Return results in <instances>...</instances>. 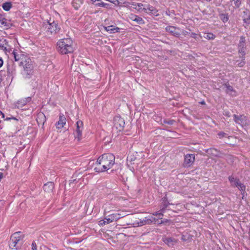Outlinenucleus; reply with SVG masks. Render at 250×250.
<instances>
[{"label": "nucleus", "instance_id": "ddd939ff", "mask_svg": "<svg viewBox=\"0 0 250 250\" xmlns=\"http://www.w3.org/2000/svg\"><path fill=\"white\" fill-rule=\"evenodd\" d=\"M12 25L10 21L5 19L3 16L0 14V27L4 29L9 28Z\"/></svg>", "mask_w": 250, "mask_h": 250}, {"label": "nucleus", "instance_id": "f704fd0d", "mask_svg": "<svg viewBox=\"0 0 250 250\" xmlns=\"http://www.w3.org/2000/svg\"><path fill=\"white\" fill-rule=\"evenodd\" d=\"M218 136L220 138H222L226 136L227 135V134L225 133L224 132H219L218 133Z\"/></svg>", "mask_w": 250, "mask_h": 250}, {"label": "nucleus", "instance_id": "58836bf2", "mask_svg": "<svg viewBox=\"0 0 250 250\" xmlns=\"http://www.w3.org/2000/svg\"><path fill=\"white\" fill-rule=\"evenodd\" d=\"M32 250H37V245L35 242H33L32 244Z\"/></svg>", "mask_w": 250, "mask_h": 250}, {"label": "nucleus", "instance_id": "8fccbe9b", "mask_svg": "<svg viewBox=\"0 0 250 250\" xmlns=\"http://www.w3.org/2000/svg\"><path fill=\"white\" fill-rule=\"evenodd\" d=\"M3 63V60L1 58H0V67L2 65Z\"/></svg>", "mask_w": 250, "mask_h": 250}, {"label": "nucleus", "instance_id": "a19ab883", "mask_svg": "<svg viewBox=\"0 0 250 250\" xmlns=\"http://www.w3.org/2000/svg\"><path fill=\"white\" fill-rule=\"evenodd\" d=\"M131 3L130 2H125L124 3V4H125V6H126V7H132V6L131 5Z\"/></svg>", "mask_w": 250, "mask_h": 250}, {"label": "nucleus", "instance_id": "4468645a", "mask_svg": "<svg viewBox=\"0 0 250 250\" xmlns=\"http://www.w3.org/2000/svg\"><path fill=\"white\" fill-rule=\"evenodd\" d=\"M166 30L175 37H178L180 35L179 29L175 26H168L166 27Z\"/></svg>", "mask_w": 250, "mask_h": 250}, {"label": "nucleus", "instance_id": "c85d7f7f", "mask_svg": "<svg viewBox=\"0 0 250 250\" xmlns=\"http://www.w3.org/2000/svg\"><path fill=\"white\" fill-rule=\"evenodd\" d=\"M98 3H96L95 4V5L96 6L107 7V6L109 5L108 4L104 3V2L102 1L101 0H100V1H98Z\"/></svg>", "mask_w": 250, "mask_h": 250}, {"label": "nucleus", "instance_id": "aec40b11", "mask_svg": "<svg viewBox=\"0 0 250 250\" xmlns=\"http://www.w3.org/2000/svg\"><path fill=\"white\" fill-rule=\"evenodd\" d=\"M207 153L210 156L218 157L220 155V152L215 148H210L206 150Z\"/></svg>", "mask_w": 250, "mask_h": 250}, {"label": "nucleus", "instance_id": "2eb2a0df", "mask_svg": "<svg viewBox=\"0 0 250 250\" xmlns=\"http://www.w3.org/2000/svg\"><path fill=\"white\" fill-rule=\"evenodd\" d=\"M0 49L6 52H9L10 48L7 41L5 39L0 40Z\"/></svg>", "mask_w": 250, "mask_h": 250}, {"label": "nucleus", "instance_id": "7ed1b4c3", "mask_svg": "<svg viewBox=\"0 0 250 250\" xmlns=\"http://www.w3.org/2000/svg\"><path fill=\"white\" fill-rule=\"evenodd\" d=\"M20 64L23 66L21 74L24 79H30L33 74V64L31 60L29 58H25L22 60Z\"/></svg>", "mask_w": 250, "mask_h": 250}, {"label": "nucleus", "instance_id": "79ce46f5", "mask_svg": "<svg viewBox=\"0 0 250 250\" xmlns=\"http://www.w3.org/2000/svg\"><path fill=\"white\" fill-rule=\"evenodd\" d=\"M24 99L25 101L26 102V103H27L31 101V98L30 97H28L27 98H24Z\"/></svg>", "mask_w": 250, "mask_h": 250}, {"label": "nucleus", "instance_id": "c9c22d12", "mask_svg": "<svg viewBox=\"0 0 250 250\" xmlns=\"http://www.w3.org/2000/svg\"><path fill=\"white\" fill-rule=\"evenodd\" d=\"M219 165V162L216 161L215 162V164L213 166V167H214V168H215V170H219L218 167H219L220 166Z\"/></svg>", "mask_w": 250, "mask_h": 250}, {"label": "nucleus", "instance_id": "39448f33", "mask_svg": "<svg viewBox=\"0 0 250 250\" xmlns=\"http://www.w3.org/2000/svg\"><path fill=\"white\" fill-rule=\"evenodd\" d=\"M44 27L46 29V32L48 35L56 34L61 29L58 22L54 21H52L51 19L44 25Z\"/></svg>", "mask_w": 250, "mask_h": 250}, {"label": "nucleus", "instance_id": "4d7b16f0", "mask_svg": "<svg viewBox=\"0 0 250 250\" xmlns=\"http://www.w3.org/2000/svg\"><path fill=\"white\" fill-rule=\"evenodd\" d=\"M201 104H205V102L204 101H202L201 103Z\"/></svg>", "mask_w": 250, "mask_h": 250}, {"label": "nucleus", "instance_id": "37998d69", "mask_svg": "<svg viewBox=\"0 0 250 250\" xmlns=\"http://www.w3.org/2000/svg\"><path fill=\"white\" fill-rule=\"evenodd\" d=\"M11 119H13V120H18V119L16 118H15V117H7L5 120L8 121V120H10Z\"/></svg>", "mask_w": 250, "mask_h": 250}, {"label": "nucleus", "instance_id": "473e14b6", "mask_svg": "<svg viewBox=\"0 0 250 250\" xmlns=\"http://www.w3.org/2000/svg\"><path fill=\"white\" fill-rule=\"evenodd\" d=\"M204 38L209 40L214 39L215 38V36L212 33H207L204 36Z\"/></svg>", "mask_w": 250, "mask_h": 250}, {"label": "nucleus", "instance_id": "393cba45", "mask_svg": "<svg viewBox=\"0 0 250 250\" xmlns=\"http://www.w3.org/2000/svg\"><path fill=\"white\" fill-rule=\"evenodd\" d=\"M131 5L132 7L137 11H140L143 10V6L144 5L141 3H136V2H132Z\"/></svg>", "mask_w": 250, "mask_h": 250}, {"label": "nucleus", "instance_id": "c03bdc74", "mask_svg": "<svg viewBox=\"0 0 250 250\" xmlns=\"http://www.w3.org/2000/svg\"><path fill=\"white\" fill-rule=\"evenodd\" d=\"M11 119H13V120H18V119L16 118H15V117H7L5 120L8 121V120H10Z\"/></svg>", "mask_w": 250, "mask_h": 250}, {"label": "nucleus", "instance_id": "412c9836", "mask_svg": "<svg viewBox=\"0 0 250 250\" xmlns=\"http://www.w3.org/2000/svg\"><path fill=\"white\" fill-rule=\"evenodd\" d=\"M225 86L226 87V92L230 95L232 96L236 95V92L233 89V87L229 85V84H226Z\"/></svg>", "mask_w": 250, "mask_h": 250}, {"label": "nucleus", "instance_id": "bb28decb", "mask_svg": "<svg viewBox=\"0 0 250 250\" xmlns=\"http://www.w3.org/2000/svg\"><path fill=\"white\" fill-rule=\"evenodd\" d=\"M3 9L6 11H9L12 7V3L10 2H6L2 4Z\"/></svg>", "mask_w": 250, "mask_h": 250}, {"label": "nucleus", "instance_id": "0eeeda50", "mask_svg": "<svg viewBox=\"0 0 250 250\" xmlns=\"http://www.w3.org/2000/svg\"><path fill=\"white\" fill-rule=\"evenodd\" d=\"M126 213L124 211H120L118 213L110 214L105 217L106 224H109L114 221H117L119 219L126 216Z\"/></svg>", "mask_w": 250, "mask_h": 250}, {"label": "nucleus", "instance_id": "f257e3e1", "mask_svg": "<svg viewBox=\"0 0 250 250\" xmlns=\"http://www.w3.org/2000/svg\"><path fill=\"white\" fill-rule=\"evenodd\" d=\"M115 156L111 153L104 154L100 156L94 164L95 172H105L115 164Z\"/></svg>", "mask_w": 250, "mask_h": 250}, {"label": "nucleus", "instance_id": "2f4dec72", "mask_svg": "<svg viewBox=\"0 0 250 250\" xmlns=\"http://www.w3.org/2000/svg\"><path fill=\"white\" fill-rule=\"evenodd\" d=\"M12 54L15 61H18L20 60V56L15 51H13Z\"/></svg>", "mask_w": 250, "mask_h": 250}, {"label": "nucleus", "instance_id": "a878e982", "mask_svg": "<svg viewBox=\"0 0 250 250\" xmlns=\"http://www.w3.org/2000/svg\"><path fill=\"white\" fill-rule=\"evenodd\" d=\"M53 188V184L52 182H49L44 185L43 189L45 191L49 192L51 191Z\"/></svg>", "mask_w": 250, "mask_h": 250}, {"label": "nucleus", "instance_id": "6ab92c4d", "mask_svg": "<svg viewBox=\"0 0 250 250\" xmlns=\"http://www.w3.org/2000/svg\"><path fill=\"white\" fill-rule=\"evenodd\" d=\"M105 30L108 32L109 33H115L120 32V29L117 27H115L114 25H110L106 27H104Z\"/></svg>", "mask_w": 250, "mask_h": 250}, {"label": "nucleus", "instance_id": "49530a36", "mask_svg": "<svg viewBox=\"0 0 250 250\" xmlns=\"http://www.w3.org/2000/svg\"><path fill=\"white\" fill-rule=\"evenodd\" d=\"M181 240L183 241H186L187 240V239L186 238V236L184 235H182L181 237Z\"/></svg>", "mask_w": 250, "mask_h": 250}, {"label": "nucleus", "instance_id": "5701e85b", "mask_svg": "<svg viewBox=\"0 0 250 250\" xmlns=\"http://www.w3.org/2000/svg\"><path fill=\"white\" fill-rule=\"evenodd\" d=\"M155 220L153 217H146L141 222L140 225H144L145 224H149L151 223Z\"/></svg>", "mask_w": 250, "mask_h": 250}, {"label": "nucleus", "instance_id": "dca6fc26", "mask_svg": "<svg viewBox=\"0 0 250 250\" xmlns=\"http://www.w3.org/2000/svg\"><path fill=\"white\" fill-rule=\"evenodd\" d=\"M128 17L130 20L136 22L138 24H144L145 23L144 20L136 15L131 14Z\"/></svg>", "mask_w": 250, "mask_h": 250}, {"label": "nucleus", "instance_id": "4be33fe9", "mask_svg": "<svg viewBox=\"0 0 250 250\" xmlns=\"http://www.w3.org/2000/svg\"><path fill=\"white\" fill-rule=\"evenodd\" d=\"M137 154L138 153L137 152L129 153L127 157V162H129L131 163L134 162L137 158Z\"/></svg>", "mask_w": 250, "mask_h": 250}, {"label": "nucleus", "instance_id": "1a4fd4ad", "mask_svg": "<svg viewBox=\"0 0 250 250\" xmlns=\"http://www.w3.org/2000/svg\"><path fill=\"white\" fill-rule=\"evenodd\" d=\"M233 120L237 124L240 125L242 126L248 125L250 124L249 121L248 120L247 117L244 115H233Z\"/></svg>", "mask_w": 250, "mask_h": 250}, {"label": "nucleus", "instance_id": "603ef678", "mask_svg": "<svg viewBox=\"0 0 250 250\" xmlns=\"http://www.w3.org/2000/svg\"><path fill=\"white\" fill-rule=\"evenodd\" d=\"M2 80V76H1V73L0 72V83H1Z\"/></svg>", "mask_w": 250, "mask_h": 250}, {"label": "nucleus", "instance_id": "9d476101", "mask_svg": "<svg viewBox=\"0 0 250 250\" xmlns=\"http://www.w3.org/2000/svg\"><path fill=\"white\" fill-rule=\"evenodd\" d=\"M229 180L231 186L237 187L241 191H244L245 190V186L242 184L237 178H234L233 176H230L229 177Z\"/></svg>", "mask_w": 250, "mask_h": 250}, {"label": "nucleus", "instance_id": "5fc2aeb1", "mask_svg": "<svg viewBox=\"0 0 250 250\" xmlns=\"http://www.w3.org/2000/svg\"><path fill=\"white\" fill-rule=\"evenodd\" d=\"M39 116H42L44 118H45V116H44V114H40Z\"/></svg>", "mask_w": 250, "mask_h": 250}, {"label": "nucleus", "instance_id": "7c9ffc66", "mask_svg": "<svg viewBox=\"0 0 250 250\" xmlns=\"http://www.w3.org/2000/svg\"><path fill=\"white\" fill-rule=\"evenodd\" d=\"M27 103L25 101L24 99H21L18 101L17 105L18 107H22L23 106L25 105Z\"/></svg>", "mask_w": 250, "mask_h": 250}, {"label": "nucleus", "instance_id": "c756f323", "mask_svg": "<svg viewBox=\"0 0 250 250\" xmlns=\"http://www.w3.org/2000/svg\"><path fill=\"white\" fill-rule=\"evenodd\" d=\"M220 19L224 22H226L229 20V16L228 14H222L220 15Z\"/></svg>", "mask_w": 250, "mask_h": 250}, {"label": "nucleus", "instance_id": "13d9d810", "mask_svg": "<svg viewBox=\"0 0 250 250\" xmlns=\"http://www.w3.org/2000/svg\"><path fill=\"white\" fill-rule=\"evenodd\" d=\"M2 116L3 118H4L5 116H4V114L3 113H2Z\"/></svg>", "mask_w": 250, "mask_h": 250}, {"label": "nucleus", "instance_id": "e433bc0d", "mask_svg": "<svg viewBox=\"0 0 250 250\" xmlns=\"http://www.w3.org/2000/svg\"><path fill=\"white\" fill-rule=\"evenodd\" d=\"M174 122V120H169V121H164V123L165 124H167L169 125H173Z\"/></svg>", "mask_w": 250, "mask_h": 250}, {"label": "nucleus", "instance_id": "3c124183", "mask_svg": "<svg viewBox=\"0 0 250 250\" xmlns=\"http://www.w3.org/2000/svg\"><path fill=\"white\" fill-rule=\"evenodd\" d=\"M92 2V3L93 4H95V3L96 2V1H100V0H91Z\"/></svg>", "mask_w": 250, "mask_h": 250}, {"label": "nucleus", "instance_id": "cd10ccee", "mask_svg": "<svg viewBox=\"0 0 250 250\" xmlns=\"http://www.w3.org/2000/svg\"><path fill=\"white\" fill-rule=\"evenodd\" d=\"M153 7H153L152 6H151L148 4L146 5L145 7H143V10H144L146 13H153Z\"/></svg>", "mask_w": 250, "mask_h": 250}, {"label": "nucleus", "instance_id": "72a5a7b5", "mask_svg": "<svg viewBox=\"0 0 250 250\" xmlns=\"http://www.w3.org/2000/svg\"><path fill=\"white\" fill-rule=\"evenodd\" d=\"M231 1H233L235 6L236 7H239L241 4V0H230Z\"/></svg>", "mask_w": 250, "mask_h": 250}, {"label": "nucleus", "instance_id": "f8f14e48", "mask_svg": "<svg viewBox=\"0 0 250 250\" xmlns=\"http://www.w3.org/2000/svg\"><path fill=\"white\" fill-rule=\"evenodd\" d=\"M195 161V155L193 154H188L185 156L184 166L185 167H189L194 163Z\"/></svg>", "mask_w": 250, "mask_h": 250}, {"label": "nucleus", "instance_id": "a211bd4d", "mask_svg": "<svg viewBox=\"0 0 250 250\" xmlns=\"http://www.w3.org/2000/svg\"><path fill=\"white\" fill-rule=\"evenodd\" d=\"M66 118L63 115H60L59 120L56 123V126L58 128H61L63 127V126L66 124Z\"/></svg>", "mask_w": 250, "mask_h": 250}, {"label": "nucleus", "instance_id": "423d86ee", "mask_svg": "<svg viewBox=\"0 0 250 250\" xmlns=\"http://www.w3.org/2000/svg\"><path fill=\"white\" fill-rule=\"evenodd\" d=\"M125 125V120L120 116H115L114 119V126L112 127L113 131H116L117 132L124 130Z\"/></svg>", "mask_w": 250, "mask_h": 250}, {"label": "nucleus", "instance_id": "f03ea898", "mask_svg": "<svg viewBox=\"0 0 250 250\" xmlns=\"http://www.w3.org/2000/svg\"><path fill=\"white\" fill-rule=\"evenodd\" d=\"M72 44L73 41L71 39L60 40L57 42V50L62 54L72 53L74 51Z\"/></svg>", "mask_w": 250, "mask_h": 250}, {"label": "nucleus", "instance_id": "864d4df0", "mask_svg": "<svg viewBox=\"0 0 250 250\" xmlns=\"http://www.w3.org/2000/svg\"><path fill=\"white\" fill-rule=\"evenodd\" d=\"M249 19H245L244 20V21L245 22L247 23V22L248 21H249Z\"/></svg>", "mask_w": 250, "mask_h": 250}, {"label": "nucleus", "instance_id": "b1692460", "mask_svg": "<svg viewBox=\"0 0 250 250\" xmlns=\"http://www.w3.org/2000/svg\"><path fill=\"white\" fill-rule=\"evenodd\" d=\"M83 3V0H73L72 1L73 6L76 10H78Z\"/></svg>", "mask_w": 250, "mask_h": 250}, {"label": "nucleus", "instance_id": "9b49d317", "mask_svg": "<svg viewBox=\"0 0 250 250\" xmlns=\"http://www.w3.org/2000/svg\"><path fill=\"white\" fill-rule=\"evenodd\" d=\"M77 128L75 130V136L78 141H80L82 137V131L83 130V123L82 121L79 120L76 123Z\"/></svg>", "mask_w": 250, "mask_h": 250}, {"label": "nucleus", "instance_id": "de8ad7c7", "mask_svg": "<svg viewBox=\"0 0 250 250\" xmlns=\"http://www.w3.org/2000/svg\"><path fill=\"white\" fill-rule=\"evenodd\" d=\"M156 215H158V217L159 219H162V216L163 214L162 213H156Z\"/></svg>", "mask_w": 250, "mask_h": 250}, {"label": "nucleus", "instance_id": "6e6d98bb", "mask_svg": "<svg viewBox=\"0 0 250 250\" xmlns=\"http://www.w3.org/2000/svg\"><path fill=\"white\" fill-rule=\"evenodd\" d=\"M77 174V173H75V174H74V175H73V176H72V178H74V177H76V176H77V175H76L77 174Z\"/></svg>", "mask_w": 250, "mask_h": 250}, {"label": "nucleus", "instance_id": "09e8293b", "mask_svg": "<svg viewBox=\"0 0 250 250\" xmlns=\"http://www.w3.org/2000/svg\"><path fill=\"white\" fill-rule=\"evenodd\" d=\"M224 115L228 117H230V114L229 111H225Z\"/></svg>", "mask_w": 250, "mask_h": 250}, {"label": "nucleus", "instance_id": "ea45409f", "mask_svg": "<svg viewBox=\"0 0 250 250\" xmlns=\"http://www.w3.org/2000/svg\"><path fill=\"white\" fill-rule=\"evenodd\" d=\"M163 202H164V207L162 209V211H163V210H164V208H167V206H168V204L167 203V201H165L164 199L163 200Z\"/></svg>", "mask_w": 250, "mask_h": 250}, {"label": "nucleus", "instance_id": "a18cd8bd", "mask_svg": "<svg viewBox=\"0 0 250 250\" xmlns=\"http://www.w3.org/2000/svg\"><path fill=\"white\" fill-rule=\"evenodd\" d=\"M157 11L156 10V9L154 7H153V13H151L153 15L157 16L158 15L157 14Z\"/></svg>", "mask_w": 250, "mask_h": 250}, {"label": "nucleus", "instance_id": "6e6552de", "mask_svg": "<svg viewBox=\"0 0 250 250\" xmlns=\"http://www.w3.org/2000/svg\"><path fill=\"white\" fill-rule=\"evenodd\" d=\"M246 39L244 36H241L239 43L238 44V53L241 54L242 55V58L243 63L245 62L244 61L245 60L244 56L246 54Z\"/></svg>", "mask_w": 250, "mask_h": 250}, {"label": "nucleus", "instance_id": "4c0bfd02", "mask_svg": "<svg viewBox=\"0 0 250 250\" xmlns=\"http://www.w3.org/2000/svg\"><path fill=\"white\" fill-rule=\"evenodd\" d=\"M99 223H100V225H102V226L104 225L105 224H107L106 220H105V218H104V220L100 221Z\"/></svg>", "mask_w": 250, "mask_h": 250}, {"label": "nucleus", "instance_id": "20e7f679", "mask_svg": "<svg viewBox=\"0 0 250 250\" xmlns=\"http://www.w3.org/2000/svg\"><path fill=\"white\" fill-rule=\"evenodd\" d=\"M23 237L21 234V232L18 231L13 234L10 238L9 247L12 249H18L21 246L20 241L22 239Z\"/></svg>", "mask_w": 250, "mask_h": 250}, {"label": "nucleus", "instance_id": "f3484780", "mask_svg": "<svg viewBox=\"0 0 250 250\" xmlns=\"http://www.w3.org/2000/svg\"><path fill=\"white\" fill-rule=\"evenodd\" d=\"M163 241L169 247H173L178 242V240L172 237H165L163 239Z\"/></svg>", "mask_w": 250, "mask_h": 250}]
</instances>
